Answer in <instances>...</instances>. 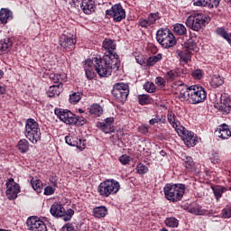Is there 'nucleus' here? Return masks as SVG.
<instances>
[{
  "instance_id": "nucleus-25",
  "label": "nucleus",
  "mask_w": 231,
  "mask_h": 231,
  "mask_svg": "<svg viewBox=\"0 0 231 231\" xmlns=\"http://www.w3.org/2000/svg\"><path fill=\"white\" fill-rule=\"evenodd\" d=\"M14 19V14L8 8H2L0 10V22L2 24H6L8 21Z\"/></svg>"
},
{
  "instance_id": "nucleus-15",
  "label": "nucleus",
  "mask_w": 231,
  "mask_h": 231,
  "mask_svg": "<svg viewBox=\"0 0 231 231\" xmlns=\"http://www.w3.org/2000/svg\"><path fill=\"white\" fill-rule=\"evenodd\" d=\"M77 44V39L73 35L63 34L60 39V46L63 48L65 51H73Z\"/></svg>"
},
{
  "instance_id": "nucleus-32",
  "label": "nucleus",
  "mask_w": 231,
  "mask_h": 231,
  "mask_svg": "<svg viewBox=\"0 0 231 231\" xmlns=\"http://www.w3.org/2000/svg\"><path fill=\"white\" fill-rule=\"evenodd\" d=\"M180 77V69H175V70H169L165 76L164 79L167 80V82H174L176 79Z\"/></svg>"
},
{
  "instance_id": "nucleus-16",
  "label": "nucleus",
  "mask_w": 231,
  "mask_h": 231,
  "mask_svg": "<svg viewBox=\"0 0 231 231\" xmlns=\"http://www.w3.org/2000/svg\"><path fill=\"white\" fill-rule=\"evenodd\" d=\"M177 133L184 136L183 142L187 147H194L196 145L198 139L194 135V133L185 129L183 126L180 130H177Z\"/></svg>"
},
{
  "instance_id": "nucleus-19",
  "label": "nucleus",
  "mask_w": 231,
  "mask_h": 231,
  "mask_svg": "<svg viewBox=\"0 0 231 231\" xmlns=\"http://www.w3.org/2000/svg\"><path fill=\"white\" fill-rule=\"evenodd\" d=\"M176 54L180 64L182 65L189 64V60H191L192 59V51L184 47H182L180 50H177Z\"/></svg>"
},
{
  "instance_id": "nucleus-9",
  "label": "nucleus",
  "mask_w": 231,
  "mask_h": 231,
  "mask_svg": "<svg viewBox=\"0 0 231 231\" xmlns=\"http://www.w3.org/2000/svg\"><path fill=\"white\" fill-rule=\"evenodd\" d=\"M156 41L162 48L169 50L176 46V37L169 28H161L156 32Z\"/></svg>"
},
{
  "instance_id": "nucleus-29",
  "label": "nucleus",
  "mask_w": 231,
  "mask_h": 231,
  "mask_svg": "<svg viewBox=\"0 0 231 231\" xmlns=\"http://www.w3.org/2000/svg\"><path fill=\"white\" fill-rule=\"evenodd\" d=\"M16 147L18 151L22 152V154H24L30 151V143L26 139H21L18 141Z\"/></svg>"
},
{
  "instance_id": "nucleus-39",
  "label": "nucleus",
  "mask_w": 231,
  "mask_h": 231,
  "mask_svg": "<svg viewBox=\"0 0 231 231\" xmlns=\"http://www.w3.org/2000/svg\"><path fill=\"white\" fill-rule=\"evenodd\" d=\"M90 115H94V116H100L102 113H104V109L98 104H93L89 107Z\"/></svg>"
},
{
  "instance_id": "nucleus-18",
  "label": "nucleus",
  "mask_w": 231,
  "mask_h": 231,
  "mask_svg": "<svg viewBox=\"0 0 231 231\" xmlns=\"http://www.w3.org/2000/svg\"><path fill=\"white\" fill-rule=\"evenodd\" d=\"M114 124L115 118L107 117L103 122H98L97 126L98 127V129L103 131V133H106V134H109L111 133H115Z\"/></svg>"
},
{
  "instance_id": "nucleus-31",
  "label": "nucleus",
  "mask_w": 231,
  "mask_h": 231,
  "mask_svg": "<svg viewBox=\"0 0 231 231\" xmlns=\"http://www.w3.org/2000/svg\"><path fill=\"white\" fill-rule=\"evenodd\" d=\"M93 216L95 217H106L107 216V208L106 206H99L93 208Z\"/></svg>"
},
{
  "instance_id": "nucleus-4",
  "label": "nucleus",
  "mask_w": 231,
  "mask_h": 231,
  "mask_svg": "<svg viewBox=\"0 0 231 231\" xmlns=\"http://www.w3.org/2000/svg\"><path fill=\"white\" fill-rule=\"evenodd\" d=\"M54 115L57 118L66 124L67 125H76V127H82L88 124V119L82 116H77L71 111L63 108H55Z\"/></svg>"
},
{
  "instance_id": "nucleus-55",
  "label": "nucleus",
  "mask_w": 231,
  "mask_h": 231,
  "mask_svg": "<svg viewBox=\"0 0 231 231\" xmlns=\"http://www.w3.org/2000/svg\"><path fill=\"white\" fill-rule=\"evenodd\" d=\"M221 5V0H210L208 4V8H217Z\"/></svg>"
},
{
  "instance_id": "nucleus-21",
  "label": "nucleus",
  "mask_w": 231,
  "mask_h": 231,
  "mask_svg": "<svg viewBox=\"0 0 231 231\" xmlns=\"http://www.w3.org/2000/svg\"><path fill=\"white\" fill-rule=\"evenodd\" d=\"M80 8L87 15H91L96 10L95 0H81Z\"/></svg>"
},
{
  "instance_id": "nucleus-10",
  "label": "nucleus",
  "mask_w": 231,
  "mask_h": 231,
  "mask_svg": "<svg viewBox=\"0 0 231 231\" xmlns=\"http://www.w3.org/2000/svg\"><path fill=\"white\" fill-rule=\"evenodd\" d=\"M53 217H62L63 221H71V217L75 216V210L69 208L66 210L62 204L54 203L50 209Z\"/></svg>"
},
{
  "instance_id": "nucleus-44",
  "label": "nucleus",
  "mask_w": 231,
  "mask_h": 231,
  "mask_svg": "<svg viewBox=\"0 0 231 231\" xmlns=\"http://www.w3.org/2000/svg\"><path fill=\"white\" fill-rule=\"evenodd\" d=\"M173 30L177 35H185L187 33V27L181 23H176Z\"/></svg>"
},
{
  "instance_id": "nucleus-8",
  "label": "nucleus",
  "mask_w": 231,
  "mask_h": 231,
  "mask_svg": "<svg viewBox=\"0 0 231 231\" xmlns=\"http://www.w3.org/2000/svg\"><path fill=\"white\" fill-rule=\"evenodd\" d=\"M24 136L28 138L29 142H32L33 145H37V143L41 142V127L35 119L29 118L26 120Z\"/></svg>"
},
{
  "instance_id": "nucleus-5",
  "label": "nucleus",
  "mask_w": 231,
  "mask_h": 231,
  "mask_svg": "<svg viewBox=\"0 0 231 231\" xmlns=\"http://www.w3.org/2000/svg\"><path fill=\"white\" fill-rule=\"evenodd\" d=\"M210 21L212 19L205 13H193L186 19V26L193 32H201L207 28Z\"/></svg>"
},
{
  "instance_id": "nucleus-61",
  "label": "nucleus",
  "mask_w": 231,
  "mask_h": 231,
  "mask_svg": "<svg viewBox=\"0 0 231 231\" xmlns=\"http://www.w3.org/2000/svg\"><path fill=\"white\" fill-rule=\"evenodd\" d=\"M72 6H74V8H79V0H72Z\"/></svg>"
},
{
  "instance_id": "nucleus-56",
  "label": "nucleus",
  "mask_w": 231,
  "mask_h": 231,
  "mask_svg": "<svg viewBox=\"0 0 231 231\" xmlns=\"http://www.w3.org/2000/svg\"><path fill=\"white\" fill-rule=\"evenodd\" d=\"M155 84H157V86H160L161 88H165L166 86L165 79L162 77H157L155 79Z\"/></svg>"
},
{
  "instance_id": "nucleus-11",
  "label": "nucleus",
  "mask_w": 231,
  "mask_h": 231,
  "mask_svg": "<svg viewBox=\"0 0 231 231\" xmlns=\"http://www.w3.org/2000/svg\"><path fill=\"white\" fill-rule=\"evenodd\" d=\"M112 96L117 102H125L129 97V85L124 82L114 84Z\"/></svg>"
},
{
  "instance_id": "nucleus-51",
  "label": "nucleus",
  "mask_w": 231,
  "mask_h": 231,
  "mask_svg": "<svg viewBox=\"0 0 231 231\" xmlns=\"http://www.w3.org/2000/svg\"><path fill=\"white\" fill-rule=\"evenodd\" d=\"M191 76L193 77V79H195V80H201L203 79V70L197 69L193 70Z\"/></svg>"
},
{
  "instance_id": "nucleus-62",
  "label": "nucleus",
  "mask_w": 231,
  "mask_h": 231,
  "mask_svg": "<svg viewBox=\"0 0 231 231\" xmlns=\"http://www.w3.org/2000/svg\"><path fill=\"white\" fill-rule=\"evenodd\" d=\"M6 93V88L3 86H0V95H5Z\"/></svg>"
},
{
  "instance_id": "nucleus-53",
  "label": "nucleus",
  "mask_w": 231,
  "mask_h": 231,
  "mask_svg": "<svg viewBox=\"0 0 231 231\" xmlns=\"http://www.w3.org/2000/svg\"><path fill=\"white\" fill-rule=\"evenodd\" d=\"M119 162L122 163V165H129V162H131V156L124 154L119 157Z\"/></svg>"
},
{
  "instance_id": "nucleus-63",
  "label": "nucleus",
  "mask_w": 231,
  "mask_h": 231,
  "mask_svg": "<svg viewBox=\"0 0 231 231\" xmlns=\"http://www.w3.org/2000/svg\"><path fill=\"white\" fill-rule=\"evenodd\" d=\"M62 231H75V229L71 226H65L62 228Z\"/></svg>"
},
{
  "instance_id": "nucleus-26",
  "label": "nucleus",
  "mask_w": 231,
  "mask_h": 231,
  "mask_svg": "<svg viewBox=\"0 0 231 231\" xmlns=\"http://www.w3.org/2000/svg\"><path fill=\"white\" fill-rule=\"evenodd\" d=\"M188 212L189 214H194V216H207V209H204L203 207L199 204L191 205L188 208Z\"/></svg>"
},
{
  "instance_id": "nucleus-27",
  "label": "nucleus",
  "mask_w": 231,
  "mask_h": 231,
  "mask_svg": "<svg viewBox=\"0 0 231 231\" xmlns=\"http://www.w3.org/2000/svg\"><path fill=\"white\" fill-rule=\"evenodd\" d=\"M65 142L68 145L71 147H77L79 151H84V144L82 146L79 144V138L73 137L71 135L65 136Z\"/></svg>"
},
{
  "instance_id": "nucleus-40",
  "label": "nucleus",
  "mask_w": 231,
  "mask_h": 231,
  "mask_svg": "<svg viewBox=\"0 0 231 231\" xmlns=\"http://www.w3.org/2000/svg\"><path fill=\"white\" fill-rule=\"evenodd\" d=\"M162 59V53H159L155 56L149 57L146 60V66L148 67L154 66L155 64H157V62H160Z\"/></svg>"
},
{
  "instance_id": "nucleus-49",
  "label": "nucleus",
  "mask_w": 231,
  "mask_h": 231,
  "mask_svg": "<svg viewBox=\"0 0 231 231\" xmlns=\"http://www.w3.org/2000/svg\"><path fill=\"white\" fill-rule=\"evenodd\" d=\"M143 89H145V91H147V93H155L156 92V85H154V83L152 82H146L143 85Z\"/></svg>"
},
{
  "instance_id": "nucleus-20",
  "label": "nucleus",
  "mask_w": 231,
  "mask_h": 231,
  "mask_svg": "<svg viewBox=\"0 0 231 231\" xmlns=\"http://www.w3.org/2000/svg\"><path fill=\"white\" fill-rule=\"evenodd\" d=\"M180 160L183 167H185L188 172H194V171H196V162H194V159H192L191 156H189L186 153H181Z\"/></svg>"
},
{
  "instance_id": "nucleus-14",
  "label": "nucleus",
  "mask_w": 231,
  "mask_h": 231,
  "mask_svg": "<svg viewBox=\"0 0 231 231\" xmlns=\"http://www.w3.org/2000/svg\"><path fill=\"white\" fill-rule=\"evenodd\" d=\"M6 185V191L5 194L8 198V199H17V194L21 192V187L19 184L14 180V179H8L7 182L5 183Z\"/></svg>"
},
{
  "instance_id": "nucleus-2",
  "label": "nucleus",
  "mask_w": 231,
  "mask_h": 231,
  "mask_svg": "<svg viewBox=\"0 0 231 231\" xmlns=\"http://www.w3.org/2000/svg\"><path fill=\"white\" fill-rule=\"evenodd\" d=\"M181 99L196 106L207 100V90L199 85L188 86L186 92L181 93Z\"/></svg>"
},
{
  "instance_id": "nucleus-33",
  "label": "nucleus",
  "mask_w": 231,
  "mask_h": 231,
  "mask_svg": "<svg viewBox=\"0 0 231 231\" xmlns=\"http://www.w3.org/2000/svg\"><path fill=\"white\" fill-rule=\"evenodd\" d=\"M184 48L186 50H189V51H199V48L198 47V43H196V41L194 39L189 38L185 43Z\"/></svg>"
},
{
  "instance_id": "nucleus-3",
  "label": "nucleus",
  "mask_w": 231,
  "mask_h": 231,
  "mask_svg": "<svg viewBox=\"0 0 231 231\" xmlns=\"http://www.w3.org/2000/svg\"><path fill=\"white\" fill-rule=\"evenodd\" d=\"M102 48L106 52L101 59L107 57L109 60L106 62V65L110 66L114 71H118V69H120V57H118V54L115 51V50H116V42L111 39L106 38L103 41Z\"/></svg>"
},
{
  "instance_id": "nucleus-45",
  "label": "nucleus",
  "mask_w": 231,
  "mask_h": 231,
  "mask_svg": "<svg viewBox=\"0 0 231 231\" xmlns=\"http://www.w3.org/2000/svg\"><path fill=\"white\" fill-rule=\"evenodd\" d=\"M82 98V96H80V93L79 92H73L71 95H69V101L70 104L75 106L76 104H79Z\"/></svg>"
},
{
  "instance_id": "nucleus-30",
  "label": "nucleus",
  "mask_w": 231,
  "mask_h": 231,
  "mask_svg": "<svg viewBox=\"0 0 231 231\" xmlns=\"http://www.w3.org/2000/svg\"><path fill=\"white\" fill-rule=\"evenodd\" d=\"M171 88L173 89H179L180 91L179 98H181V94L186 93L187 88H189V85L185 84L183 81H175L171 84Z\"/></svg>"
},
{
  "instance_id": "nucleus-17",
  "label": "nucleus",
  "mask_w": 231,
  "mask_h": 231,
  "mask_svg": "<svg viewBox=\"0 0 231 231\" xmlns=\"http://www.w3.org/2000/svg\"><path fill=\"white\" fill-rule=\"evenodd\" d=\"M218 110L224 115H229L231 113V97L230 95L224 93L220 97V103L218 105Z\"/></svg>"
},
{
  "instance_id": "nucleus-48",
  "label": "nucleus",
  "mask_w": 231,
  "mask_h": 231,
  "mask_svg": "<svg viewBox=\"0 0 231 231\" xmlns=\"http://www.w3.org/2000/svg\"><path fill=\"white\" fill-rule=\"evenodd\" d=\"M150 125H154V124H165V118L163 119V116H160V115H156L154 118L149 120Z\"/></svg>"
},
{
  "instance_id": "nucleus-50",
  "label": "nucleus",
  "mask_w": 231,
  "mask_h": 231,
  "mask_svg": "<svg viewBox=\"0 0 231 231\" xmlns=\"http://www.w3.org/2000/svg\"><path fill=\"white\" fill-rule=\"evenodd\" d=\"M138 23H139V26H141V28H145L146 30L148 28H151V26H152L151 24V22H149L148 18H140Z\"/></svg>"
},
{
  "instance_id": "nucleus-43",
  "label": "nucleus",
  "mask_w": 231,
  "mask_h": 231,
  "mask_svg": "<svg viewBox=\"0 0 231 231\" xmlns=\"http://www.w3.org/2000/svg\"><path fill=\"white\" fill-rule=\"evenodd\" d=\"M147 19L152 26L153 24H156V21H160V19H162V16L160 15V12L150 13Z\"/></svg>"
},
{
  "instance_id": "nucleus-34",
  "label": "nucleus",
  "mask_w": 231,
  "mask_h": 231,
  "mask_svg": "<svg viewBox=\"0 0 231 231\" xmlns=\"http://www.w3.org/2000/svg\"><path fill=\"white\" fill-rule=\"evenodd\" d=\"M217 35H219V37H222V39H225L227 41V42L230 44L231 42V33L228 34L226 30L224 27H218L216 29Z\"/></svg>"
},
{
  "instance_id": "nucleus-42",
  "label": "nucleus",
  "mask_w": 231,
  "mask_h": 231,
  "mask_svg": "<svg viewBox=\"0 0 231 231\" xmlns=\"http://www.w3.org/2000/svg\"><path fill=\"white\" fill-rule=\"evenodd\" d=\"M208 156L211 163H213L214 165H219V152H216L215 150H212L209 152Z\"/></svg>"
},
{
  "instance_id": "nucleus-23",
  "label": "nucleus",
  "mask_w": 231,
  "mask_h": 231,
  "mask_svg": "<svg viewBox=\"0 0 231 231\" xmlns=\"http://www.w3.org/2000/svg\"><path fill=\"white\" fill-rule=\"evenodd\" d=\"M217 131L218 133V138H221V140H228V138L231 136L230 126H228L226 124L218 125Z\"/></svg>"
},
{
  "instance_id": "nucleus-41",
  "label": "nucleus",
  "mask_w": 231,
  "mask_h": 231,
  "mask_svg": "<svg viewBox=\"0 0 231 231\" xmlns=\"http://www.w3.org/2000/svg\"><path fill=\"white\" fill-rule=\"evenodd\" d=\"M137 99L140 106H149V104H151V101L152 100L151 98V96L146 94L138 95Z\"/></svg>"
},
{
  "instance_id": "nucleus-7",
  "label": "nucleus",
  "mask_w": 231,
  "mask_h": 231,
  "mask_svg": "<svg viewBox=\"0 0 231 231\" xmlns=\"http://www.w3.org/2000/svg\"><path fill=\"white\" fill-rule=\"evenodd\" d=\"M120 182L115 179H107L97 186V193L101 198H109L118 194Z\"/></svg>"
},
{
  "instance_id": "nucleus-28",
  "label": "nucleus",
  "mask_w": 231,
  "mask_h": 231,
  "mask_svg": "<svg viewBox=\"0 0 231 231\" xmlns=\"http://www.w3.org/2000/svg\"><path fill=\"white\" fill-rule=\"evenodd\" d=\"M50 80L54 84H62V82H66V74H57V73H51L49 76Z\"/></svg>"
},
{
  "instance_id": "nucleus-52",
  "label": "nucleus",
  "mask_w": 231,
  "mask_h": 231,
  "mask_svg": "<svg viewBox=\"0 0 231 231\" xmlns=\"http://www.w3.org/2000/svg\"><path fill=\"white\" fill-rule=\"evenodd\" d=\"M210 0H192L193 6H201L207 7L208 6V2Z\"/></svg>"
},
{
  "instance_id": "nucleus-6",
  "label": "nucleus",
  "mask_w": 231,
  "mask_h": 231,
  "mask_svg": "<svg viewBox=\"0 0 231 231\" xmlns=\"http://www.w3.org/2000/svg\"><path fill=\"white\" fill-rule=\"evenodd\" d=\"M185 184L167 183L163 188V192L166 199L171 203H178L183 199L185 194Z\"/></svg>"
},
{
  "instance_id": "nucleus-36",
  "label": "nucleus",
  "mask_w": 231,
  "mask_h": 231,
  "mask_svg": "<svg viewBox=\"0 0 231 231\" xmlns=\"http://www.w3.org/2000/svg\"><path fill=\"white\" fill-rule=\"evenodd\" d=\"M213 194L216 199H219L225 192H226V188L223 186H212Z\"/></svg>"
},
{
  "instance_id": "nucleus-24",
  "label": "nucleus",
  "mask_w": 231,
  "mask_h": 231,
  "mask_svg": "<svg viewBox=\"0 0 231 231\" xmlns=\"http://www.w3.org/2000/svg\"><path fill=\"white\" fill-rule=\"evenodd\" d=\"M167 118L169 124H171L173 129H175L176 133H178V131H180V129H181L182 126L181 123L180 122V120H178V117L176 116L174 112L169 111L167 114Z\"/></svg>"
},
{
  "instance_id": "nucleus-1",
  "label": "nucleus",
  "mask_w": 231,
  "mask_h": 231,
  "mask_svg": "<svg viewBox=\"0 0 231 231\" xmlns=\"http://www.w3.org/2000/svg\"><path fill=\"white\" fill-rule=\"evenodd\" d=\"M107 62H109V58L107 57L102 59L100 56H96L92 58V60H86L84 69L87 79L93 80V79L97 77V73L99 77H111V73L115 70L111 66L107 65ZM95 71H97V73Z\"/></svg>"
},
{
  "instance_id": "nucleus-35",
  "label": "nucleus",
  "mask_w": 231,
  "mask_h": 231,
  "mask_svg": "<svg viewBox=\"0 0 231 231\" xmlns=\"http://www.w3.org/2000/svg\"><path fill=\"white\" fill-rule=\"evenodd\" d=\"M210 84L212 88L216 89L217 88H219V86H223V84H225V78L219 75H214Z\"/></svg>"
},
{
  "instance_id": "nucleus-47",
  "label": "nucleus",
  "mask_w": 231,
  "mask_h": 231,
  "mask_svg": "<svg viewBox=\"0 0 231 231\" xmlns=\"http://www.w3.org/2000/svg\"><path fill=\"white\" fill-rule=\"evenodd\" d=\"M135 171L137 174H147L149 172V168L145 166L143 163H138Z\"/></svg>"
},
{
  "instance_id": "nucleus-22",
  "label": "nucleus",
  "mask_w": 231,
  "mask_h": 231,
  "mask_svg": "<svg viewBox=\"0 0 231 231\" xmlns=\"http://www.w3.org/2000/svg\"><path fill=\"white\" fill-rule=\"evenodd\" d=\"M62 91H64V84L63 83L52 85L49 88V89L47 91V96L50 98H53L55 97H59L60 95V93H62Z\"/></svg>"
},
{
  "instance_id": "nucleus-60",
  "label": "nucleus",
  "mask_w": 231,
  "mask_h": 231,
  "mask_svg": "<svg viewBox=\"0 0 231 231\" xmlns=\"http://www.w3.org/2000/svg\"><path fill=\"white\" fill-rule=\"evenodd\" d=\"M79 145H80L82 147V145H84V149H86V141L82 140V139H79L78 141Z\"/></svg>"
},
{
  "instance_id": "nucleus-64",
  "label": "nucleus",
  "mask_w": 231,
  "mask_h": 231,
  "mask_svg": "<svg viewBox=\"0 0 231 231\" xmlns=\"http://www.w3.org/2000/svg\"><path fill=\"white\" fill-rule=\"evenodd\" d=\"M160 154H161V156L165 157V155L167 154V152H165L164 150H162V151L160 152Z\"/></svg>"
},
{
  "instance_id": "nucleus-46",
  "label": "nucleus",
  "mask_w": 231,
  "mask_h": 231,
  "mask_svg": "<svg viewBox=\"0 0 231 231\" xmlns=\"http://www.w3.org/2000/svg\"><path fill=\"white\" fill-rule=\"evenodd\" d=\"M166 226H169L170 228H177L179 225V221L176 217H168L164 221Z\"/></svg>"
},
{
  "instance_id": "nucleus-37",
  "label": "nucleus",
  "mask_w": 231,
  "mask_h": 231,
  "mask_svg": "<svg viewBox=\"0 0 231 231\" xmlns=\"http://www.w3.org/2000/svg\"><path fill=\"white\" fill-rule=\"evenodd\" d=\"M31 185L33 189V190H35V192H37V194H41V192H42V180H35V179H32L31 180Z\"/></svg>"
},
{
  "instance_id": "nucleus-57",
  "label": "nucleus",
  "mask_w": 231,
  "mask_h": 231,
  "mask_svg": "<svg viewBox=\"0 0 231 231\" xmlns=\"http://www.w3.org/2000/svg\"><path fill=\"white\" fill-rule=\"evenodd\" d=\"M135 60L140 66L147 65V62H145V60L143 59V55L142 54L135 56Z\"/></svg>"
},
{
  "instance_id": "nucleus-58",
  "label": "nucleus",
  "mask_w": 231,
  "mask_h": 231,
  "mask_svg": "<svg viewBox=\"0 0 231 231\" xmlns=\"http://www.w3.org/2000/svg\"><path fill=\"white\" fill-rule=\"evenodd\" d=\"M45 196H51V194H55V189L51 186H47L44 189V193Z\"/></svg>"
},
{
  "instance_id": "nucleus-38",
  "label": "nucleus",
  "mask_w": 231,
  "mask_h": 231,
  "mask_svg": "<svg viewBox=\"0 0 231 231\" xmlns=\"http://www.w3.org/2000/svg\"><path fill=\"white\" fill-rule=\"evenodd\" d=\"M12 48V40L5 38L0 41V51H8Z\"/></svg>"
},
{
  "instance_id": "nucleus-13",
  "label": "nucleus",
  "mask_w": 231,
  "mask_h": 231,
  "mask_svg": "<svg viewBox=\"0 0 231 231\" xmlns=\"http://www.w3.org/2000/svg\"><path fill=\"white\" fill-rule=\"evenodd\" d=\"M27 228L31 231H48L46 223L41 220L39 217H29L26 221Z\"/></svg>"
},
{
  "instance_id": "nucleus-12",
  "label": "nucleus",
  "mask_w": 231,
  "mask_h": 231,
  "mask_svg": "<svg viewBox=\"0 0 231 231\" xmlns=\"http://www.w3.org/2000/svg\"><path fill=\"white\" fill-rule=\"evenodd\" d=\"M106 15L112 17L114 23H122L125 19V9L120 4H116L106 11Z\"/></svg>"
},
{
  "instance_id": "nucleus-59",
  "label": "nucleus",
  "mask_w": 231,
  "mask_h": 231,
  "mask_svg": "<svg viewBox=\"0 0 231 231\" xmlns=\"http://www.w3.org/2000/svg\"><path fill=\"white\" fill-rule=\"evenodd\" d=\"M138 133H141V134H147L149 133V126L143 125L138 127Z\"/></svg>"
},
{
  "instance_id": "nucleus-54",
  "label": "nucleus",
  "mask_w": 231,
  "mask_h": 231,
  "mask_svg": "<svg viewBox=\"0 0 231 231\" xmlns=\"http://www.w3.org/2000/svg\"><path fill=\"white\" fill-rule=\"evenodd\" d=\"M222 216H223L224 219H230V217H231V207L225 208L222 210Z\"/></svg>"
}]
</instances>
